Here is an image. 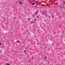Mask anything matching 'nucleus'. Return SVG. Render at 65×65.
Instances as JSON below:
<instances>
[{
  "label": "nucleus",
  "mask_w": 65,
  "mask_h": 65,
  "mask_svg": "<svg viewBox=\"0 0 65 65\" xmlns=\"http://www.w3.org/2000/svg\"><path fill=\"white\" fill-rule=\"evenodd\" d=\"M19 3H19L20 4H22V3H21V2H22L21 1H20L19 2Z\"/></svg>",
  "instance_id": "obj_1"
},
{
  "label": "nucleus",
  "mask_w": 65,
  "mask_h": 65,
  "mask_svg": "<svg viewBox=\"0 0 65 65\" xmlns=\"http://www.w3.org/2000/svg\"><path fill=\"white\" fill-rule=\"evenodd\" d=\"M38 14V12H36V15H37Z\"/></svg>",
  "instance_id": "obj_2"
},
{
  "label": "nucleus",
  "mask_w": 65,
  "mask_h": 65,
  "mask_svg": "<svg viewBox=\"0 0 65 65\" xmlns=\"http://www.w3.org/2000/svg\"><path fill=\"white\" fill-rule=\"evenodd\" d=\"M34 4H35L34 3H32V5H34Z\"/></svg>",
  "instance_id": "obj_3"
},
{
  "label": "nucleus",
  "mask_w": 65,
  "mask_h": 65,
  "mask_svg": "<svg viewBox=\"0 0 65 65\" xmlns=\"http://www.w3.org/2000/svg\"><path fill=\"white\" fill-rule=\"evenodd\" d=\"M24 53L26 54V51L24 50Z\"/></svg>",
  "instance_id": "obj_4"
},
{
  "label": "nucleus",
  "mask_w": 65,
  "mask_h": 65,
  "mask_svg": "<svg viewBox=\"0 0 65 65\" xmlns=\"http://www.w3.org/2000/svg\"><path fill=\"white\" fill-rule=\"evenodd\" d=\"M42 12V14H44V12Z\"/></svg>",
  "instance_id": "obj_5"
},
{
  "label": "nucleus",
  "mask_w": 65,
  "mask_h": 65,
  "mask_svg": "<svg viewBox=\"0 0 65 65\" xmlns=\"http://www.w3.org/2000/svg\"><path fill=\"white\" fill-rule=\"evenodd\" d=\"M6 64L7 65H9V64H8V63H7Z\"/></svg>",
  "instance_id": "obj_6"
},
{
  "label": "nucleus",
  "mask_w": 65,
  "mask_h": 65,
  "mask_svg": "<svg viewBox=\"0 0 65 65\" xmlns=\"http://www.w3.org/2000/svg\"><path fill=\"white\" fill-rule=\"evenodd\" d=\"M45 59H46V57H45V58H44Z\"/></svg>",
  "instance_id": "obj_7"
},
{
  "label": "nucleus",
  "mask_w": 65,
  "mask_h": 65,
  "mask_svg": "<svg viewBox=\"0 0 65 65\" xmlns=\"http://www.w3.org/2000/svg\"><path fill=\"white\" fill-rule=\"evenodd\" d=\"M17 42H19V41H17Z\"/></svg>",
  "instance_id": "obj_8"
},
{
  "label": "nucleus",
  "mask_w": 65,
  "mask_h": 65,
  "mask_svg": "<svg viewBox=\"0 0 65 65\" xmlns=\"http://www.w3.org/2000/svg\"><path fill=\"white\" fill-rule=\"evenodd\" d=\"M60 8H62V7L61 6H60Z\"/></svg>",
  "instance_id": "obj_9"
},
{
  "label": "nucleus",
  "mask_w": 65,
  "mask_h": 65,
  "mask_svg": "<svg viewBox=\"0 0 65 65\" xmlns=\"http://www.w3.org/2000/svg\"><path fill=\"white\" fill-rule=\"evenodd\" d=\"M36 21V19H35L34 20V21Z\"/></svg>",
  "instance_id": "obj_10"
},
{
  "label": "nucleus",
  "mask_w": 65,
  "mask_h": 65,
  "mask_svg": "<svg viewBox=\"0 0 65 65\" xmlns=\"http://www.w3.org/2000/svg\"><path fill=\"white\" fill-rule=\"evenodd\" d=\"M2 44L1 43H0V45H1Z\"/></svg>",
  "instance_id": "obj_11"
},
{
  "label": "nucleus",
  "mask_w": 65,
  "mask_h": 65,
  "mask_svg": "<svg viewBox=\"0 0 65 65\" xmlns=\"http://www.w3.org/2000/svg\"><path fill=\"white\" fill-rule=\"evenodd\" d=\"M27 20H28V21H29V19H27Z\"/></svg>",
  "instance_id": "obj_12"
},
{
  "label": "nucleus",
  "mask_w": 65,
  "mask_h": 65,
  "mask_svg": "<svg viewBox=\"0 0 65 65\" xmlns=\"http://www.w3.org/2000/svg\"><path fill=\"white\" fill-rule=\"evenodd\" d=\"M31 59H33V58H31Z\"/></svg>",
  "instance_id": "obj_13"
},
{
  "label": "nucleus",
  "mask_w": 65,
  "mask_h": 65,
  "mask_svg": "<svg viewBox=\"0 0 65 65\" xmlns=\"http://www.w3.org/2000/svg\"><path fill=\"white\" fill-rule=\"evenodd\" d=\"M29 20H30V19H29Z\"/></svg>",
  "instance_id": "obj_14"
},
{
  "label": "nucleus",
  "mask_w": 65,
  "mask_h": 65,
  "mask_svg": "<svg viewBox=\"0 0 65 65\" xmlns=\"http://www.w3.org/2000/svg\"><path fill=\"white\" fill-rule=\"evenodd\" d=\"M31 22H33V21H31Z\"/></svg>",
  "instance_id": "obj_15"
},
{
  "label": "nucleus",
  "mask_w": 65,
  "mask_h": 65,
  "mask_svg": "<svg viewBox=\"0 0 65 65\" xmlns=\"http://www.w3.org/2000/svg\"><path fill=\"white\" fill-rule=\"evenodd\" d=\"M51 65V64H50V65Z\"/></svg>",
  "instance_id": "obj_16"
}]
</instances>
